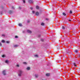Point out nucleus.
<instances>
[{"label":"nucleus","instance_id":"f257e3e1","mask_svg":"<svg viewBox=\"0 0 80 80\" xmlns=\"http://www.w3.org/2000/svg\"><path fill=\"white\" fill-rule=\"evenodd\" d=\"M19 74H18L19 76L20 77H21L22 76V74L23 73V71H22L21 70H20L19 71Z\"/></svg>","mask_w":80,"mask_h":80},{"label":"nucleus","instance_id":"f03ea898","mask_svg":"<svg viewBox=\"0 0 80 80\" xmlns=\"http://www.w3.org/2000/svg\"><path fill=\"white\" fill-rule=\"evenodd\" d=\"M28 2L29 3H33V1L32 0H29Z\"/></svg>","mask_w":80,"mask_h":80},{"label":"nucleus","instance_id":"7ed1b4c3","mask_svg":"<svg viewBox=\"0 0 80 80\" xmlns=\"http://www.w3.org/2000/svg\"><path fill=\"white\" fill-rule=\"evenodd\" d=\"M2 73L4 75H6V73H5V71H3L2 72Z\"/></svg>","mask_w":80,"mask_h":80},{"label":"nucleus","instance_id":"20e7f679","mask_svg":"<svg viewBox=\"0 0 80 80\" xmlns=\"http://www.w3.org/2000/svg\"><path fill=\"white\" fill-rule=\"evenodd\" d=\"M39 13L38 12H36V15H37V16H38V15H39Z\"/></svg>","mask_w":80,"mask_h":80},{"label":"nucleus","instance_id":"39448f33","mask_svg":"<svg viewBox=\"0 0 80 80\" xmlns=\"http://www.w3.org/2000/svg\"><path fill=\"white\" fill-rule=\"evenodd\" d=\"M27 32L28 33H32V31L30 30H28Z\"/></svg>","mask_w":80,"mask_h":80},{"label":"nucleus","instance_id":"423d86ee","mask_svg":"<svg viewBox=\"0 0 80 80\" xmlns=\"http://www.w3.org/2000/svg\"><path fill=\"white\" fill-rule=\"evenodd\" d=\"M13 12L11 10H10L9 11V13H10V14H11V13H12Z\"/></svg>","mask_w":80,"mask_h":80},{"label":"nucleus","instance_id":"0eeeda50","mask_svg":"<svg viewBox=\"0 0 80 80\" xmlns=\"http://www.w3.org/2000/svg\"><path fill=\"white\" fill-rule=\"evenodd\" d=\"M73 64L74 66H75V67H77V65H76V64L74 62L73 63Z\"/></svg>","mask_w":80,"mask_h":80},{"label":"nucleus","instance_id":"6e6552de","mask_svg":"<svg viewBox=\"0 0 80 80\" xmlns=\"http://www.w3.org/2000/svg\"><path fill=\"white\" fill-rule=\"evenodd\" d=\"M30 69V67H28L27 68V70H29Z\"/></svg>","mask_w":80,"mask_h":80},{"label":"nucleus","instance_id":"1a4fd4ad","mask_svg":"<svg viewBox=\"0 0 80 80\" xmlns=\"http://www.w3.org/2000/svg\"><path fill=\"white\" fill-rule=\"evenodd\" d=\"M36 9H37L38 10L39 9V7L38 6H37L36 7Z\"/></svg>","mask_w":80,"mask_h":80},{"label":"nucleus","instance_id":"9d476101","mask_svg":"<svg viewBox=\"0 0 80 80\" xmlns=\"http://www.w3.org/2000/svg\"><path fill=\"white\" fill-rule=\"evenodd\" d=\"M46 76H47V77H48V76H49L50 75V74L47 73L46 74Z\"/></svg>","mask_w":80,"mask_h":80},{"label":"nucleus","instance_id":"9b49d317","mask_svg":"<svg viewBox=\"0 0 80 80\" xmlns=\"http://www.w3.org/2000/svg\"><path fill=\"white\" fill-rule=\"evenodd\" d=\"M62 15H64V16H66V14H65V12H63Z\"/></svg>","mask_w":80,"mask_h":80},{"label":"nucleus","instance_id":"f8f14e48","mask_svg":"<svg viewBox=\"0 0 80 80\" xmlns=\"http://www.w3.org/2000/svg\"><path fill=\"white\" fill-rule=\"evenodd\" d=\"M35 77L36 78H38V75L36 74L35 75Z\"/></svg>","mask_w":80,"mask_h":80},{"label":"nucleus","instance_id":"ddd939ff","mask_svg":"<svg viewBox=\"0 0 80 80\" xmlns=\"http://www.w3.org/2000/svg\"><path fill=\"white\" fill-rule=\"evenodd\" d=\"M69 13L71 14H72V10H71L69 12Z\"/></svg>","mask_w":80,"mask_h":80},{"label":"nucleus","instance_id":"4468645a","mask_svg":"<svg viewBox=\"0 0 80 80\" xmlns=\"http://www.w3.org/2000/svg\"><path fill=\"white\" fill-rule=\"evenodd\" d=\"M62 29H63V30H65V27H64V26L62 27Z\"/></svg>","mask_w":80,"mask_h":80},{"label":"nucleus","instance_id":"2eb2a0df","mask_svg":"<svg viewBox=\"0 0 80 80\" xmlns=\"http://www.w3.org/2000/svg\"><path fill=\"white\" fill-rule=\"evenodd\" d=\"M78 50H76L75 51V52L76 53H78Z\"/></svg>","mask_w":80,"mask_h":80},{"label":"nucleus","instance_id":"dca6fc26","mask_svg":"<svg viewBox=\"0 0 80 80\" xmlns=\"http://www.w3.org/2000/svg\"><path fill=\"white\" fill-rule=\"evenodd\" d=\"M19 26H20V27H21V26H22V24L21 23H19L18 24Z\"/></svg>","mask_w":80,"mask_h":80},{"label":"nucleus","instance_id":"f3484780","mask_svg":"<svg viewBox=\"0 0 80 80\" xmlns=\"http://www.w3.org/2000/svg\"><path fill=\"white\" fill-rule=\"evenodd\" d=\"M41 25L43 26V25H45V24L44 23L42 22L41 23Z\"/></svg>","mask_w":80,"mask_h":80},{"label":"nucleus","instance_id":"a211bd4d","mask_svg":"<svg viewBox=\"0 0 80 80\" xmlns=\"http://www.w3.org/2000/svg\"><path fill=\"white\" fill-rule=\"evenodd\" d=\"M34 56L35 57H38V56L37 54L35 55Z\"/></svg>","mask_w":80,"mask_h":80},{"label":"nucleus","instance_id":"6ab92c4d","mask_svg":"<svg viewBox=\"0 0 80 80\" xmlns=\"http://www.w3.org/2000/svg\"><path fill=\"white\" fill-rule=\"evenodd\" d=\"M27 62H23V64H24L25 65H27Z\"/></svg>","mask_w":80,"mask_h":80},{"label":"nucleus","instance_id":"aec40b11","mask_svg":"<svg viewBox=\"0 0 80 80\" xmlns=\"http://www.w3.org/2000/svg\"><path fill=\"white\" fill-rule=\"evenodd\" d=\"M18 45H15L14 47H18Z\"/></svg>","mask_w":80,"mask_h":80},{"label":"nucleus","instance_id":"412c9836","mask_svg":"<svg viewBox=\"0 0 80 80\" xmlns=\"http://www.w3.org/2000/svg\"><path fill=\"white\" fill-rule=\"evenodd\" d=\"M2 43H4V42H5V41L4 40H2Z\"/></svg>","mask_w":80,"mask_h":80},{"label":"nucleus","instance_id":"4be33fe9","mask_svg":"<svg viewBox=\"0 0 80 80\" xmlns=\"http://www.w3.org/2000/svg\"><path fill=\"white\" fill-rule=\"evenodd\" d=\"M2 46V43L0 42V47H1Z\"/></svg>","mask_w":80,"mask_h":80},{"label":"nucleus","instance_id":"5701e85b","mask_svg":"<svg viewBox=\"0 0 80 80\" xmlns=\"http://www.w3.org/2000/svg\"><path fill=\"white\" fill-rule=\"evenodd\" d=\"M5 57V55H3L2 56V57H3V58H4V57Z\"/></svg>","mask_w":80,"mask_h":80},{"label":"nucleus","instance_id":"b1692460","mask_svg":"<svg viewBox=\"0 0 80 80\" xmlns=\"http://www.w3.org/2000/svg\"><path fill=\"white\" fill-rule=\"evenodd\" d=\"M30 20H28L27 21V22H28V23H30Z\"/></svg>","mask_w":80,"mask_h":80},{"label":"nucleus","instance_id":"393cba45","mask_svg":"<svg viewBox=\"0 0 80 80\" xmlns=\"http://www.w3.org/2000/svg\"><path fill=\"white\" fill-rule=\"evenodd\" d=\"M5 63H8V60H6L5 61Z\"/></svg>","mask_w":80,"mask_h":80},{"label":"nucleus","instance_id":"a878e982","mask_svg":"<svg viewBox=\"0 0 80 80\" xmlns=\"http://www.w3.org/2000/svg\"><path fill=\"white\" fill-rule=\"evenodd\" d=\"M23 2L24 3H25V0H23Z\"/></svg>","mask_w":80,"mask_h":80},{"label":"nucleus","instance_id":"bb28decb","mask_svg":"<svg viewBox=\"0 0 80 80\" xmlns=\"http://www.w3.org/2000/svg\"><path fill=\"white\" fill-rule=\"evenodd\" d=\"M32 13H33V14L35 13V11H32Z\"/></svg>","mask_w":80,"mask_h":80},{"label":"nucleus","instance_id":"cd10ccee","mask_svg":"<svg viewBox=\"0 0 80 80\" xmlns=\"http://www.w3.org/2000/svg\"><path fill=\"white\" fill-rule=\"evenodd\" d=\"M6 43H9V41H7L6 42Z\"/></svg>","mask_w":80,"mask_h":80},{"label":"nucleus","instance_id":"c85d7f7f","mask_svg":"<svg viewBox=\"0 0 80 80\" xmlns=\"http://www.w3.org/2000/svg\"><path fill=\"white\" fill-rule=\"evenodd\" d=\"M78 57H79L80 58V54H78Z\"/></svg>","mask_w":80,"mask_h":80},{"label":"nucleus","instance_id":"c756f323","mask_svg":"<svg viewBox=\"0 0 80 80\" xmlns=\"http://www.w3.org/2000/svg\"><path fill=\"white\" fill-rule=\"evenodd\" d=\"M17 67H19V65H18V64H17L16 65Z\"/></svg>","mask_w":80,"mask_h":80},{"label":"nucleus","instance_id":"7c9ffc66","mask_svg":"<svg viewBox=\"0 0 80 80\" xmlns=\"http://www.w3.org/2000/svg\"><path fill=\"white\" fill-rule=\"evenodd\" d=\"M15 38H18V36H16L15 37Z\"/></svg>","mask_w":80,"mask_h":80},{"label":"nucleus","instance_id":"2f4dec72","mask_svg":"<svg viewBox=\"0 0 80 80\" xmlns=\"http://www.w3.org/2000/svg\"><path fill=\"white\" fill-rule=\"evenodd\" d=\"M46 20H48V18H46Z\"/></svg>","mask_w":80,"mask_h":80},{"label":"nucleus","instance_id":"473e14b6","mask_svg":"<svg viewBox=\"0 0 80 80\" xmlns=\"http://www.w3.org/2000/svg\"><path fill=\"white\" fill-rule=\"evenodd\" d=\"M41 40V41H42V42H43V41H44V40H43V39H42Z\"/></svg>","mask_w":80,"mask_h":80},{"label":"nucleus","instance_id":"72a5a7b5","mask_svg":"<svg viewBox=\"0 0 80 80\" xmlns=\"http://www.w3.org/2000/svg\"><path fill=\"white\" fill-rule=\"evenodd\" d=\"M12 9H14V7H12Z\"/></svg>","mask_w":80,"mask_h":80},{"label":"nucleus","instance_id":"f704fd0d","mask_svg":"<svg viewBox=\"0 0 80 80\" xmlns=\"http://www.w3.org/2000/svg\"><path fill=\"white\" fill-rule=\"evenodd\" d=\"M31 10H33V8L32 7L31 8Z\"/></svg>","mask_w":80,"mask_h":80},{"label":"nucleus","instance_id":"c9c22d12","mask_svg":"<svg viewBox=\"0 0 80 80\" xmlns=\"http://www.w3.org/2000/svg\"><path fill=\"white\" fill-rule=\"evenodd\" d=\"M2 36H3L4 37H5V35L4 34H2Z\"/></svg>","mask_w":80,"mask_h":80},{"label":"nucleus","instance_id":"e433bc0d","mask_svg":"<svg viewBox=\"0 0 80 80\" xmlns=\"http://www.w3.org/2000/svg\"><path fill=\"white\" fill-rule=\"evenodd\" d=\"M69 22H71V20H68Z\"/></svg>","mask_w":80,"mask_h":80},{"label":"nucleus","instance_id":"4c0bfd02","mask_svg":"<svg viewBox=\"0 0 80 80\" xmlns=\"http://www.w3.org/2000/svg\"><path fill=\"white\" fill-rule=\"evenodd\" d=\"M19 8L20 10L21 9V8H20V7H19Z\"/></svg>","mask_w":80,"mask_h":80},{"label":"nucleus","instance_id":"58836bf2","mask_svg":"<svg viewBox=\"0 0 80 80\" xmlns=\"http://www.w3.org/2000/svg\"><path fill=\"white\" fill-rule=\"evenodd\" d=\"M1 14H2L3 13H2V12H1Z\"/></svg>","mask_w":80,"mask_h":80},{"label":"nucleus","instance_id":"ea45409f","mask_svg":"<svg viewBox=\"0 0 80 80\" xmlns=\"http://www.w3.org/2000/svg\"><path fill=\"white\" fill-rule=\"evenodd\" d=\"M40 37V35H39L38 37Z\"/></svg>","mask_w":80,"mask_h":80},{"label":"nucleus","instance_id":"a19ab883","mask_svg":"<svg viewBox=\"0 0 80 80\" xmlns=\"http://www.w3.org/2000/svg\"><path fill=\"white\" fill-rule=\"evenodd\" d=\"M79 70L80 71V67L79 68Z\"/></svg>","mask_w":80,"mask_h":80}]
</instances>
